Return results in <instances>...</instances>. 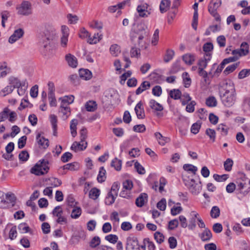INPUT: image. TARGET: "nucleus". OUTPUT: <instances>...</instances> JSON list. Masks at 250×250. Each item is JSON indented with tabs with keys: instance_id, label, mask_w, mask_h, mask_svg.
Masks as SVG:
<instances>
[{
	"instance_id": "1",
	"label": "nucleus",
	"mask_w": 250,
	"mask_h": 250,
	"mask_svg": "<svg viewBox=\"0 0 250 250\" xmlns=\"http://www.w3.org/2000/svg\"><path fill=\"white\" fill-rule=\"evenodd\" d=\"M146 28L144 24L140 23L137 25V29L131 33V41L135 46L130 50L131 57H138L140 55V49L146 48L147 44L145 40L148 35Z\"/></svg>"
},
{
	"instance_id": "2",
	"label": "nucleus",
	"mask_w": 250,
	"mask_h": 250,
	"mask_svg": "<svg viewBox=\"0 0 250 250\" xmlns=\"http://www.w3.org/2000/svg\"><path fill=\"white\" fill-rule=\"evenodd\" d=\"M220 97L223 104L227 107L232 106L236 100L235 89L233 84L226 83L219 91Z\"/></svg>"
},
{
	"instance_id": "3",
	"label": "nucleus",
	"mask_w": 250,
	"mask_h": 250,
	"mask_svg": "<svg viewBox=\"0 0 250 250\" xmlns=\"http://www.w3.org/2000/svg\"><path fill=\"white\" fill-rule=\"evenodd\" d=\"M48 161L44 159L38 161L30 169L32 174L37 176L46 174L48 170Z\"/></svg>"
},
{
	"instance_id": "4",
	"label": "nucleus",
	"mask_w": 250,
	"mask_h": 250,
	"mask_svg": "<svg viewBox=\"0 0 250 250\" xmlns=\"http://www.w3.org/2000/svg\"><path fill=\"white\" fill-rule=\"evenodd\" d=\"M185 185L189 189V191L193 194H198L201 189V183H196L195 181L193 179H184Z\"/></svg>"
},
{
	"instance_id": "5",
	"label": "nucleus",
	"mask_w": 250,
	"mask_h": 250,
	"mask_svg": "<svg viewBox=\"0 0 250 250\" xmlns=\"http://www.w3.org/2000/svg\"><path fill=\"white\" fill-rule=\"evenodd\" d=\"M39 45L41 48L46 50L50 46V41L52 40V36L48 33L43 32L39 37Z\"/></svg>"
},
{
	"instance_id": "6",
	"label": "nucleus",
	"mask_w": 250,
	"mask_h": 250,
	"mask_svg": "<svg viewBox=\"0 0 250 250\" xmlns=\"http://www.w3.org/2000/svg\"><path fill=\"white\" fill-rule=\"evenodd\" d=\"M16 9L19 15L28 16L32 13L31 5L27 1H23L21 4L17 5Z\"/></svg>"
},
{
	"instance_id": "7",
	"label": "nucleus",
	"mask_w": 250,
	"mask_h": 250,
	"mask_svg": "<svg viewBox=\"0 0 250 250\" xmlns=\"http://www.w3.org/2000/svg\"><path fill=\"white\" fill-rule=\"evenodd\" d=\"M48 99L49 100V104L51 106H56L57 105V101L55 96V85L53 82H49L48 83Z\"/></svg>"
},
{
	"instance_id": "8",
	"label": "nucleus",
	"mask_w": 250,
	"mask_h": 250,
	"mask_svg": "<svg viewBox=\"0 0 250 250\" xmlns=\"http://www.w3.org/2000/svg\"><path fill=\"white\" fill-rule=\"evenodd\" d=\"M150 10L149 5L146 3L139 5L137 7V11L139 16L143 18L147 17L150 15Z\"/></svg>"
},
{
	"instance_id": "9",
	"label": "nucleus",
	"mask_w": 250,
	"mask_h": 250,
	"mask_svg": "<svg viewBox=\"0 0 250 250\" xmlns=\"http://www.w3.org/2000/svg\"><path fill=\"white\" fill-rule=\"evenodd\" d=\"M141 248V246H139L136 238H127L125 246L126 250H136Z\"/></svg>"
},
{
	"instance_id": "10",
	"label": "nucleus",
	"mask_w": 250,
	"mask_h": 250,
	"mask_svg": "<svg viewBox=\"0 0 250 250\" xmlns=\"http://www.w3.org/2000/svg\"><path fill=\"white\" fill-rule=\"evenodd\" d=\"M212 57V53L205 54L203 58L199 60L198 62V69H205L207 67L208 63L210 61Z\"/></svg>"
},
{
	"instance_id": "11",
	"label": "nucleus",
	"mask_w": 250,
	"mask_h": 250,
	"mask_svg": "<svg viewBox=\"0 0 250 250\" xmlns=\"http://www.w3.org/2000/svg\"><path fill=\"white\" fill-rule=\"evenodd\" d=\"M23 34L24 31L23 29L21 28H19L15 30L13 34L9 38V42L11 44L17 41L21 38Z\"/></svg>"
},
{
	"instance_id": "12",
	"label": "nucleus",
	"mask_w": 250,
	"mask_h": 250,
	"mask_svg": "<svg viewBox=\"0 0 250 250\" xmlns=\"http://www.w3.org/2000/svg\"><path fill=\"white\" fill-rule=\"evenodd\" d=\"M87 143L85 141L81 140L80 142H74L71 146V149L75 151L79 150H83L87 147Z\"/></svg>"
},
{
	"instance_id": "13",
	"label": "nucleus",
	"mask_w": 250,
	"mask_h": 250,
	"mask_svg": "<svg viewBox=\"0 0 250 250\" xmlns=\"http://www.w3.org/2000/svg\"><path fill=\"white\" fill-rule=\"evenodd\" d=\"M135 111L138 119H144L145 117V111L141 101H140L135 107Z\"/></svg>"
},
{
	"instance_id": "14",
	"label": "nucleus",
	"mask_w": 250,
	"mask_h": 250,
	"mask_svg": "<svg viewBox=\"0 0 250 250\" xmlns=\"http://www.w3.org/2000/svg\"><path fill=\"white\" fill-rule=\"evenodd\" d=\"M198 3L195 2L193 5V8L194 9V14L193 17V20L192 22V26L193 28L196 30L198 25Z\"/></svg>"
},
{
	"instance_id": "15",
	"label": "nucleus",
	"mask_w": 250,
	"mask_h": 250,
	"mask_svg": "<svg viewBox=\"0 0 250 250\" xmlns=\"http://www.w3.org/2000/svg\"><path fill=\"white\" fill-rule=\"evenodd\" d=\"M36 140L38 145L43 148H46L49 146V141L44 137L41 136L40 133H38L36 136Z\"/></svg>"
},
{
	"instance_id": "16",
	"label": "nucleus",
	"mask_w": 250,
	"mask_h": 250,
	"mask_svg": "<svg viewBox=\"0 0 250 250\" xmlns=\"http://www.w3.org/2000/svg\"><path fill=\"white\" fill-rule=\"evenodd\" d=\"M221 0H211L208 6V12L217 11L218 8L221 6Z\"/></svg>"
},
{
	"instance_id": "17",
	"label": "nucleus",
	"mask_w": 250,
	"mask_h": 250,
	"mask_svg": "<svg viewBox=\"0 0 250 250\" xmlns=\"http://www.w3.org/2000/svg\"><path fill=\"white\" fill-rule=\"evenodd\" d=\"M171 1L170 0H162L159 5L160 11L161 13L167 12L170 8Z\"/></svg>"
},
{
	"instance_id": "18",
	"label": "nucleus",
	"mask_w": 250,
	"mask_h": 250,
	"mask_svg": "<svg viewBox=\"0 0 250 250\" xmlns=\"http://www.w3.org/2000/svg\"><path fill=\"white\" fill-rule=\"evenodd\" d=\"M65 60L70 67L73 68L77 67L78 64L77 59L74 55L71 54H67L65 56Z\"/></svg>"
},
{
	"instance_id": "19",
	"label": "nucleus",
	"mask_w": 250,
	"mask_h": 250,
	"mask_svg": "<svg viewBox=\"0 0 250 250\" xmlns=\"http://www.w3.org/2000/svg\"><path fill=\"white\" fill-rule=\"evenodd\" d=\"M147 201V195L146 193H141L136 199L135 204L138 207H143Z\"/></svg>"
},
{
	"instance_id": "20",
	"label": "nucleus",
	"mask_w": 250,
	"mask_h": 250,
	"mask_svg": "<svg viewBox=\"0 0 250 250\" xmlns=\"http://www.w3.org/2000/svg\"><path fill=\"white\" fill-rule=\"evenodd\" d=\"M150 83L148 81H144L143 82L140 86L136 89V94L139 95L142 93L144 91L148 89L150 87Z\"/></svg>"
},
{
	"instance_id": "21",
	"label": "nucleus",
	"mask_w": 250,
	"mask_h": 250,
	"mask_svg": "<svg viewBox=\"0 0 250 250\" xmlns=\"http://www.w3.org/2000/svg\"><path fill=\"white\" fill-rule=\"evenodd\" d=\"M148 104L150 108L155 111H161L163 110V106L154 100H150Z\"/></svg>"
},
{
	"instance_id": "22",
	"label": "nucleus",
	"mask_w": 250,
	"mask_h": 250,
	"mask_svg": "<svg viewBox=\"0 0 250 250\" xmlns=\"http://www.w3.org/2000/svg\"><path fill=\"white\" fill-rule=\"evenodd\" d=\"M183 61L188 65H191L195 60V56L193 54H186L182 57Z\"/></svg>"
},
{
	"instance_id": "23",
	"label": "nucleus",
	"mask_w": 250,
	"mask_h": 250,
	"mask_svg": "<svg viewBox=\"0 0 250 250\" xmlns=\"http://www.w3.org/2000/svg\"><path fill=\"white\" fill-rule=\"evenodd\" d=\"M79 73L80 77L84 80H89L91 78V73L88 69H81Z\"/></svg>"
},
{
	"instance_id": "24",
	"label": "nucleus",
	"mask_w": 250,
	"mask_h": 250,
	"mask_svg": "<svg viewBox=\"0 0 250 250\" xmlns=\"http://www.w3.org/2000/svg\"><path fill=\"white\" fill-rule=\"evenodd\" d=\"M154 135L157 140L158 143L161 146H164L169 141V139L164 137L159 132H156Z\"/></svg>"
},
{
	"instance_id": "25",
	"label": "nucleus",
	"mask_w": 250,
	"mask_h": 250,
	"mask_svg": "<svg viewBox=\"0 0 250 250\" xmlns=\"http://www.w3.org/2000/svg\"><path fill=\"white\" fill-rule=\"evenodd\" d=\"M200 237L203 241H208L211 238L212 233L209 229L206 228L201 234Z\"/></svg>"
},
{
	"instance_id": "26",
	"label": "nucleus",
	"mask_w": 250,
	"mask_h": 250,
	"mask_svg": "<svg viewBox=\"0 0 250 250\" xmlns=\"http://www.w3.org/2000/svg\"><path fill=\"white\" fill-rule=\"evenodd\" d=\"M6 197L7 199V201H6L8 202V204H7V208L13 207L16 203V197L13 194H7Z\"/></svg>"
},
{
	"instance_id": "27",
	"label": "nucleus",
	"mask_w": 250,
	"mask_h": 250,
	"mask_svg": "<svg viewBox=\"0 0 250 250\" xmlns=\"http://www.w3.org/2000/svg\"><path fill=\"white\" fill-rule=\"evenodd\" d=\"M97 179L99 183H103L105 181L106 179V170L103 167H100Z\"/></svg>"
},
{
	"instance_id": "28",
	"label": "nucleus",
	"mask_w": 250,
	"mask_h": 250,
	"mask_svg": "<svg viewBox=\"0 0 250 250\" xmlns=\"http://www.w3.org/2000/svg\"><path fill=\"white\" fill-rule=\"evenodd\" d=\"M97 104L96 102L93 101H89L87 102L85 105V108L87 111L93 112L97 109Z\"/></svg>"
},
{
	"instance_id": "29",
	"label": "nucleus",
	"mask_w": 250,
	"mask_h": 250,
	"mask_svg": "<svg viewBox=\"0 0 250 250\" xmlns=\"http://www.w3.org/2000/svg\"><path fill=\"white\" fill-rule=\"evenodd\" d=\"M109 50L111 54L114 57H117L121 52L120 47L117 44L111 45Z\"/></svg>"
},
{
	"instance_id": "30",
	"label": "nucleus",
	"mask_w": 250,
	"mask_h": 250,
	"mask_svg": "<svg viewBox=\"0 0 250 250\" xmlns=\"http://www.w3.org/2000/svg\"><path fill=\"white\" fill-rule=\"evenodd\" d=\"M78 124V121L76 119H73L71 121L70 123V130L71 134L72 137H75L77 135V125Z\"/></svg>"
},
{
	"instance_id": "31",
	"label": "nucleus",
	"mask_w": 250,
	"mask_h": 250,
	"mask_svg": "<svg viewBox=\"0 0 250 250\" xmlns=\"http://www.w3.org/2000/svg\"><path fill=\"white\" fill-rule=\"evenodd\" d=\"M74 97L72 95L64 96L63 98H60L59 100L61 101L62 104H65L69 105V104L72 103L74 101Z\"/></svg>"
},
{
	"instance_id": "32",
	"label": "nucleus",
	"mask_w": 250,
	"mask_h": 250,
	"mask_svg": "<svg viewBox=\"0 0 250 250\" xmlns=\"http://www.w3.org/2000/svg\"><path fill=\"white\" fill-rule=\"evenodd\" d=\"M102 35L95 34L92 37L89 36L87 42L91 44H96L102 39Z\"/></svg>"
},
{
	"instance_id": "33",
	"label": "nucleus",
	"mask_w": 250,
	"mask_h": 250,
	"mask_svg": "<svg viewBox=\"0 0 250 250\" xmlns=\"http://www.w3.org/2000/svg\"><path fill=\"white\" fill-rule=\"evenodd\" d=\"M221 29V26L218 25H210L208 28H207L205 33L206 36H208L210 34L211 32H216L219 31Z\"/></svg>"
},
{
	"instance_id": "34",
	"label": "nucleus",
	"mask_w": 250,
	"mask_h": 250,
	"mask_svg": "<svg viewBox=\"0 0 250 250\" xmlns=\"http://www.w3.org/2000/svg\"><path fill=\"white\" fill-rule=\"evenodd\" d=\"M175 54L174 51L172 49H167L164 57V61L165 62H168L171 60Z\"/></svg>"
},
{
	"instance_id": "35",
	"label": "nucleus",
	"mask_w": 250,
	"mask_h": 250,
	"mask_svg": "<svg viewBox=\"0 0 250 250\" xmlns=\"http://www.w3.org/2000/svg\"><path fill=\"white\" fill-rule=\"evenodd\" d=\"M100 191L96 188H92L89 192V197L90 198L96 200L100 195Z\"/></svg>"
},
{
	"instance_id": "36",
	"label": "nucleus",
	"mask_w": 250,
	"mask_h": 250,
	"mask_svg": "<svg viewBox=\"0 0 250 250\" xmlns=\"http://www.w3.org/2000/svg\"><path fill=\"white\" fill-rule=\"evenodd\" d=\"M50 187L53 188L58 187L61 185L62 181L58 178L52 177L49 179Z\"/></svg>"
},
{
	"instance_id": "37",
	"label": "nucleus",
	"mask_w": 250,
	"mask_h": 250,
	"mask_svg": "<svg viewBox=\"0 0 250 250\" xmlns=\"http://www.w3.org/2000/svg\"><path fill=\"white\" fill-rule=\"evenodd\" d=\"M111 166L114 167L117 171L120 170L122 167L121 160L117 159V158H114L112 160L111 163Z\"/></svg>"
},
{
	"instance_id": "38",
	"label": "nucleus",
	"mask_w": 250,
	"mask_h": 250,
	"mask_svg": "<svg viewBox=\"0 0 250 250\" xmlns=\"http://www.w3.org/2000/svg\"><path fill=\"white\" fill-rule=\"evenodd\" d=\"M117 196H114L113 194L108 192L107 196L105 199V203L107 205H111L114 203L115 199Z\"/></svg>"
},
{
	"instance_id": "39",
	"label": "nucleus",
	"mask_w": 250,
	"mask_h": 250,
	"mask_svg": "<svg viewBox=\"0 0 250 250\" xmlns=\"http://www.w3.org/2000/svg\"><path fill=\"white\" fill-rule=\"evenodd\" d=\"M177 205H178V206H174L171 208V214L173 216H175L178 214H179L182 210L183 208L180 206V203H177L176 204Z\"/></svg>"
},
{
	"instance_id": "40",
	"label": "nucleus",
	"mask_w": 250,
	"mask_h": 250,
	"mask_svg": "<svg viewBox=\"0 0 250 250\" xmlns=\"http://www.w3.org/2000/svg\"><path fill=\"white\" fill-rule=\"evenodd\" d=\"M228 129V127L223 124L219 125L217 127V130L223 136L227 135Z\"/></svg>"
},
{
	"instance_id": "41",
	"label": "nucleus",
	"mask_w": 250,
	"mask_h": 250,
	"mask_svg": "<svg viewBox=\"0 0 250 250\" xmlns=\"http://www.w3.org/2000/svg\"><path fill=\"white\" fill-rule=\"evenodd\" d=\"M60 112L67 118L70 113V109L68 105L61 104Z\"/></svg>"
},
{
	"instance_id": "42",
	"label": "nucleus",
	"mask_w": 250,
	"mask_h": 250,
	"mask_svg": "<svg viewBox=\"0 0 250 250\" xmlns=\"http://www.w3.org/2000/svg\"><path fill=\"white\" fill-rule=\"evenodd\" d=\"M169 96L171 98L177 100L181 98V92L179 89H174L170 90L169 92Z\"/></svg>"
},
{
	"instance_id": "43",
	"label": "nucleus",
	"mask_w": 250,
	"mask_h": 250,
	"mask_svg": "<svg viewBox=\"0 0 250 250\" xmlns=\"http://www.w3.org/2000/svg\"><path fill=\"white\" fill-rule=\"evenodd\" d=\"M50 122L54 130V134L55 135L57 129V118L55 115L50 116Z\"/></svg>"
},
{
	"instance_id": "44",
	"label": "nucleus",
	"mask_w": 250,
	"mask_h": 250,
	"mask_svg": "<svg viewBox=\"0 0 250 250\" xmlns=\"http://www.w3.org/2000/svg\"><path fill=\"white\" fill-rule=\"evenodd\" d=\"M82 213V209L80 207L74 208L72 211L71 217L73 219L78 218Z\"/></svg>"
},
{
	"instance_id": "45",
	"label": "nucleus",
	"mask_w": 250,
	"mask_h": 250,
	"mask_svg": "<svg viewBox=\"0 0 250 250\" xmlns=\"http://www.w3.org/2000/svg\"><path fill=\"white\" fill-rule=\"evenodd\" d=\"M14 89L12 85H8L0 91V95L4 97L8 94L11 93Z\"/></svg>"
},
{
	"instance_id": "46",
	"label": "nucleus",
	"mask_w": 250,
	"mask_h": 250,
	"mask_svg": "<svg viewBox=\"0 0 250 250\" xmlns=\"http://www.w3.org/2000/svg\"><path fill=\"white\" fill-rule=\"evenodd\" d=\"M183 168L186 171H190L194 175L197 170V167L191 164H185L183 166Z\"/></svg>"
},
{
	"instance_id": "47",
	"label": "nucleus",
	"mask_w": 250,
	"mask_h": 250,
	"mask_svg": "<svg viewBox=\"0 0 250 250\" xmlns=\"http://www.w3.org/2000/svg\"><path fill=\"white\" fill-rule=\"evenodd\" d=\"M249 44L246 42H243L241 43L240 46V51L241 52V54L243 56L247 55L249 52Z\"/></svg>"
},
{
	"instance_id": "48",
	"label": "nucleus",
	"mask_w": 250,
	"mask_h": 250,
	"mask_svg": "<svg viewBox=\"0 0 250 250\" xmlns=\"http://www.w3.org/2000/svg\"><path fill=\"white\" fill-rule=\"evenodd\" d=\"M206 134L209 137L210 140L213 142H215L216 138V132L214 129L207 128L206 130Z\"/></svg>"
},
{
	"instance_id": "49",
	"label": "nucleus",
	"mask_w": 250,
	"mask_h": 250,
	"mask_svg": "<svg viewBox=\"0 0 250 250\" xmlns=\"http://www.w3.org/2000/svg\"><path fill=\"white\" fill-rule=\"evenodd\" d=\"M220 210L217 206H214L212 208L210 214L212 218H216L220 215Z\"/></svg>"
},
{
	"instance_id": "50",
	"label": "nucleus",
	"mask_w": 250,
	"mask_h": 250,
	"mask_svg": "<svg viewBox=\"0 0 250 250\" xmlns=\"http://www.w3.org/2000/svg\"><path fill=\"white\" fill-rule=\"evenodd\" d=\"M144 245L146 248V246L147 247V248L149 250H154L155 249V246L154 243L150 240L149 238H145L144 240Z\"/></svg>"
},
{
	"instance_id": "51",
	"label": "nucleus",
	"mask_w": 250,
	"mask_h": 250,
	"mask_svg": "<svg viewBox=\"0 0 250 250\" xmlns=\"http://www.w3.org/2000/svg\"><path fill=\"white\" fill-rule=\"evenodd\" d=\"M120 184L118 182H114L111 188L110 191L109 192L111 194H113L114 196L118 195V190L119 189Z\"/></svg>"
},
{
	"instance_id": "52",
	"label": "nucleus",
	"mask_w": 250,
	"mask_h": 250,
	"mask_svg": "<svg viewBox=\"0 0 250 250\" xmlns=\"http://www.w3.org/2000/svg\"><path fill=\"white\" fill-rule=\"evenodd\" d=\"M213 49V45L211 42H206L203 46V51L207 53H211Z\"/></svg>"
},
{
	"instance_id": "53",
	"label": "nucleus",
	"mask_w": 250,
	"mask_h": 250,
	"mask_svg": "<svg viewBox=\"0 0 250 250\" xmlns=\"http://www.w3.org/2000/svg\"><path fill=\"white\" fill-rule=\"evenodd\" d=\"M233 164V162L232 160L230 158H228L224 164L225 169L227 171H230L232 169Z\"/></svg>"
},
{
	"instance_id": "54",
	"label": "nucleus",
	"mask_w": 250,
	"mask_h": 250,
	"mask_svg": "<svg viewBox=\"0 0 250 250\" xmlns=\"http://www.w3.org/2000/svg\"><path fill=\"white\" fill-rule=\"evenodd\" d=\"M89 25L91 28L94 29H97L99 30L102 29L103 28V23L101 21H93L89 23Z\"/></svg>"
},
{
	"instance_id": "55",
	"label": "nucleus",
	"mask_w": 250,
	"mask_h": 250,
	"mask_svg": "<svg viewBox=\"0 0 250 250\" xmlns=\"http://www.w3.org/2000/svg\"><path fill=\"white\" fill-rule=\"evenodd\" d=\"M238 64L237 63L232 64L228 66L224 71V73L225 75H228L231 72L234 71L237 67Z\"/></svg>"
},
{
	"instance_id": "56",
	"label": "nucleus",
	"mask_w": 250,
	"mask_h": 250,
	"mask_svg": "<svg viewBox=\"0 0 250 250\" xmlns=\"http://www.w3.org/2000/svg\"><path fill=\"white\" fill-rule=\"evenodd\" d=\"M206 104L209 107H214L216 106L217 101L214 97H209L206 100Z\"/></svg>"
},
{
	"instance_id": "57",
	"label": "nucleus",
	"mask_w": 250,
	"mask_h": 250,
	"mask_svg": "<svg viewBox=\"0 0 250 250\" xmlns=\"http://www.w3.org/2000/svg\"><path fill=\"white\" fill-rule=\"evenodd\" d=\"M62 208L60 206L56 207L52 211L53 216H56L58 218L62 214Z\"/></svg>"
},
{
	"instance_id": "58",
	"label": "nucleus",
	"mask_w": 250,
	"mask_h": 250,
	"mask_svg": "<svg viewBox=\"0 0 250 250\" xmlns=\"http://www.w3.org/2000/svg\"><path fill=\"white\" fill-rule=\"evenodd\" d=\"M183 77L185 87H189L191 84V79L189 78L188 73L187 72L184 73L183 74Z\"/></svg>"
},
{
	"instance_id": "59",
	"label": "nucleus",
	"mask_w": 250,
	"mask_h": 250,
	"mask_svg": "<svg viewBox=\"0 0 250 250\" xmlns=\"http://www.w3.org/2000/svg\"><path fill=\"white\" fill-rule=\"evenodd\" d=\"M217 42L220 47H224L226 46V39L224 36L221 35L217 38Z\"/></svg>"
},
{
	"instance_id": "60",
	"label": "nucleus",
	"mask_w": 250,
	"mask_h": 250,
	"mask_svg": "<svg viewBox=\"0 0 250 250\" xmlns=\"http://www.w3.org/2000/svg\"><path fill=\"white\" fill-rule=\"evenodd\" d=\"M154 238L157 243L161 244L164 240V236L159 231H156L154 234Z\"/></svg>"
},
{
	"instance_id": "61",
	"label": "nucleus",
	"mask_w": 250,
	"mask_h": 250,
	"mask_svg": "<svg viewBox=\"0 0 250 250\" xmlns=\"http://www.w3.org/2000/svg\"><path fill=\"white\" fill-rule=\"evenodd\" d=\"M10 84H11L14 87V89L15 88H18L19 87H20L22 84L20 82V80L18 79L17 78H11L10 80Z\"/></svg>"
},
{
	"instance_id": "62",
	"label": "nucleus",
	"mask_w": 250,
	"mask_h": 250,
	"mask_svg": "<svg viewBox=\"0 0 250 250\" xmlns=\"http://www.w3.org/2000/svg\"><path fill=\"white\" fill-rule=\"evenodd\" d=\"M250 75V69H244L242 70L238 74V77L240 79H242Z\"/></svg>"
},
{
	"instance_id": "63",
	"label": "nucleus",
	"mask_w": 250,
	"mask_h": 250,
	"mask_svg": "<svg viewBox=\"0 0 250 250\" xmlns=\"http://www.w3.org/2000/svg\"><path fill=\"white\" fill-rule=\"evenodd\" d=\"M10 110L8 108H5L0 113V120L4 121L8 116Z\"/></svg>"
},
{
	"instance_id": "64",
	"label": "nucleus",
	"mask_w": 250,
	"mask_h": 250,
	"mask_svg": "<svg viewBox=\"0 0 250 250\" xmlns=\"http://www.w3.org/2000/svg\"><path fill=\"white\" fill-rule=\"evenodd\" d=\"M105 239L106 240L109 241V242L115 244V243H117L118 237L117 235L114 234H109L105 236Z\"/></svg>"
}]
</instances>
